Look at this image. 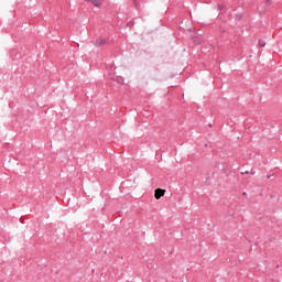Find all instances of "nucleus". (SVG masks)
<instances>
[{
    "label": "nucleus",
    "mask_w": 282,
    "mask_h": 282,
    "mask_svg": "<svg viewBox=\"0 0 282 282\" xmlns=\"http://www.w3.org/2000/svg\"><path fill=\"white\" fill-rule=\"evenodd\" d=\"M84 1H88L89 2L90 0H84Z\"/></svg>",
    "instance_id": "nucleus-12"
},
{
    "label": "nucleus",
    "mask_w": 282,
    "mask_h": 282,
    "mask_svg": "<svg viewBox=\"0 0 282 282\" xmlns=\"http://www.w3.org/2000/svg\"><path fill=\"white\" fill-rule=\"evenodd\" d=\"M116 80L119 83V85H124V78L122 76L116 77Z\"/></svg>",
    "instance_id": "nucleus-3"
},
{
    "label": "nucleus",
    "mask_w": 282,
    "mask_h": 282,
    "mask_svg": "<svg viewBox=\"0 0 282 282\" xmlns=\"http://www.w3.org/2000/svg\"><path fill=\"white\" fill-rule=\"evenodd\" d=\"M93 6L99 7L100 6V0H89Z\"/></svg>",
    "instance_id": "nucleus-4"
},
{
    "label": "nucleus",
    "mask_w": 282,
    "mask_h": 282,
    "mask_svg": "<svg viewBox=\"0 0 282 282\" xmlns=\"http://www.w3.org/2000/svg\"><path fill=\"white\" fill-rule=\"evenodd\" d=\"M218 10H224V6H221V4H218Z\"/></svg>",
    "instance_id": "nucleus-6"
},
{
    "label": "nucleus",
    "mask_w": 282,
    "mask_h": 282,
    "mask_svg": "<svg viewBox=\"0 0 282 282\" xmlns=\"http://www.w3.org/2000/svg\"><path fill=\"white\" fill-rule=\"evenodd\" d=\"M250 175H254V172H250Z\"/></svg>",
    "instance_id": "nucleus-8"
},
{
    "label": "nucleus",
    "mask_w": 282,
    "mask_h": 282,
    "mask_svg": "<svg viewBox=\"0 0 282 282\" xmlns=\"http://www.w3.org/2000/svg\"><path fill=\"white\" fill-rule=\"evenodd\" d=\"M242 195H243V196H246V195H247V194H246V192H245V193H242Z\"/></svg>",
    "instance_id": "nucleus-9"
},
{
    "label": "nucleus",
    "mask_w": 282,
    "mask_h": 282,
    "mask_svg": "<svg viewBox=\"0 0 282 282\" xmlns=\"http://www.w3.org/2000/svg\"><path fill=\"white\" fill-rule=\"evenodd\" d=\"M107 43V40L105 39H99L95 41V46L96 47H102V45H105Z\"/></svg>",
    "instance_id": "nucleus-2"
},
{
    "label": "nucleus",
    "mask_w": 282,
    "mask_h": 282,
    "mask_svg": "<svg viewBox=\"0 0 282 282\" xmlns=\"http://www.w3.org/2000/svg\"><path fill=\"white\" fill-rule=\"evenodd\" d=\"M271 177H272V175L267 176L268 180H270Z\"/></svg>",
    "instance_id": "nucleus-7"
},
{
    "label": "nucleus",
    "mask_w": 282,
    "mask_h": 282,
    "mask_svg": "<svg viewBox=\"0 0 282 282\" xmlns=\"http://www.w3.org/2000/svg\"><path fill=\"white\" fill-rule=\"evenodd\" d=\"M245 173L248 174V173H250V172L246 171Z\"/></svg>",
    "instance_id": "nucleus-11"
},
{
    "label": "nucleus",
    "mask_w": 282,
    "mask_h": 282,
    "mask_svg": "<svg viewBox=\"0 0 282 282\" xmlns=\"http://www.w3.org/2000/svg\"><path fill=\"white\" fill-rule=\"evenodd\" d=\"M267 3H270V0H267Z\"/></svg>",
    "instance_id": "nucleus-10"
},
{
    "label": "nucleus",
    "mask_w": 282,
    "mask_h": 282,
    "mask_svg": "<svg viewBox=\"0 0 282 282\" xmlns=\"http://www.w3.org/2000/svg\"><path fill=\"white\" fill-rule=\"evenodd\" d=\"M164 193H166V191H164L162 188L155 189V192H154L155 199H160L161 197H164Z\"/></svg>",
    "instance_id": "nucleus-1"
},
{
    "label": "nucleus",
    "mask_w": 282,
    "mask_h": 282,
    "mask_svg": "<svg viewBox=\"0 0 282 282\" xmlns=\"http://www.w3.org/2000/svg\"><path fill=\"white\" fill-rule=\"evenodd\" d=\"M258 45H260V47H265V42L263 40H259Z\"/></svg>",
    "instance_id": "nucleus-5"
}]
</instances>
